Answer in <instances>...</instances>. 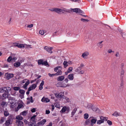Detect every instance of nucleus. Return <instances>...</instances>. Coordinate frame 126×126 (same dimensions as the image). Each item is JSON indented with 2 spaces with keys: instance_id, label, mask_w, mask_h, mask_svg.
<instances>
[{
  "instance_id": "774afa93",
  "label": "nucleus",
  "mask_w": 126,
  "mask_h": 126,
  "mask_svg": "<svg viewBox=\"0 0 126 126\" xmlns=\"http://www.w3.org/2000/svg\"><path fill=\"white\" fill-rule=\"evenodd\" d=\"M50 113L49 110H47L46 111V113L47 114H48Z\"/></svg>"
},
{
  "instance_id": "79ce46f5",
  "label": "nucleus",
  "mask_w": 126,
  "mask_h": 126,
  "mask_svg": "<svg viewBox=\"0 0 126 126\" xmlns=\"http://www.w3.org/2000/svg\"><path fill=\"white\" fill-rule=\"evenodd\" d=\"M46 122V120L45 119H43L40 121V123H41V125H43Z\"/></svg>"
},
{
  "instance_id": "412c9836",
  "label": "nucleus",
  "mask_w": 126,
  "mask_h": 126,
  "mask_svg": "<svg viewBox=\"0 0 126 126\" xmlns=\"http://www.w3.org/2000/svg\"><path fill=\"white\" fill-rule=\"evenodd\" d=\"M66 106L63 107L60 111V112L61 113H64L66 111Z\"/></svg>"
},
{
  "instance_id": "39448f33",
  "label": "nucleus",
  "mask_w": 126,
  "mask_h": 126,
  "mask_svg": "<svg viewBox=\"0 0 126 126\" xmlns=\"http://www.w3.org/2000/svg\"><path fill=\"white\" fill-rule=\"evenodd\" d=\"M12 121L13 120L11 117H9L5 123V125L6 126H8L10 125L11 124Z\"/></svg>"
},
{
  "instance_id": "a18cd8bd",
  "label": "nucleus",
  "mask_w": 126,
  "mask_h": 126,
  "mask_svg": "<svg viewBox=\"0 0 126 126\" xmlns=\"http://www.w3.org/2000/svg\"><path fill=\"white\" fill-rule=\"evenodd\" d=\"M31 87L32 88V89H34L36 87V85L34 84L32 85Z\"/></svg>"
},
{
  "instance_id": "de8ad7c7",
  "label": "nucleus",
  "mask_w": 126,
  "mask_h": 126,
  "mask_svg": "<svg viewBox=\"0 0 126 126\" xmlns=\"http://www.w3.org/2000/svg\"><path fill=\"white\" fill-rule=\"evenodd\" d=\"M48 76L51 77H52L53 76H56L55 73V74H51L50 73H48Z\"/></svg>"
},
{
  "instance_id": "f03ea898",
  "label": "nucleus",
  "mask_w": 126,
  "mask_h": 126,
  "mask_svg": "<svg viewBox=\"0 0 126 126\" xmlns=\"http://www.w3.org/2000/svg\"><path fill=\"white\" fill-rule=\"evenodd\" d=\"M49 10L52 12H55L57 13L60 14V13L63 10L60 8H54L49 9Z\"/></svg>"
},
{
  "instance_id": "bb28decb",
  "label": "nucleus",
  "mask_w": 126,
  "mask_h": 126,
  "mask_svg": "<svg viewBox=\"0 0 126 126\" xmlns=\"http://www.w3.org/2000/svg\"><path fill=\"white\" fill-rule=\"evenodd\" d=\"M25 91L23 90L20 89L19 90V92L21 94L23 95L25 93Z\"/></svg>"
},
{
  "instance_id": "5fc2aeb1",
  "label": "nucleus",
  "mask_w": 126,
  "mask_h": 126,
  "mask_svg": "<svg viewBox=\"0 0 126 126\" xmlns=\"http://www.w3.org/2000/svg\"><path fill=\"white\" fill-rule=\"evenodd\" d=\"M28 86L26 84H25L22 86L23 88H24L25 89H27V87Z\"/></svg>"
},
{
  "instance_id": "4c0bfd02",
  "label": "nucleus",
  "mask_w": 126,
  "mask_h": 126,
  "mask_svg": "<svg viewBox=\"0 0 126 126\" xmlns=\"http://www.w3.org/2000/svg\"><path fill=\"white\" fill-rule=\"evenodd\" d=\"M73 69V68L72 67H70L67 70L68 71V72H70L72 71Z\"/></svg>"
},
{
  "instance_id": "bf43d9fd",
  "label": "nucleus",
  "mask_w": 126,
  "mask_h": 126,
  "mask_svg": "<svg viewBox=\"0 0 126 126\" xmlns=\"http://www.w3.org/2000/svg\"><path fill=\"white\" fill-rule=\"evenodd\" d=\"M105 117H103V116H101L100 117V119H101V120L103 121L104 122V118Z\"/></svg>"
},
{
  "instance_id": "052dcab7",
  "label": "nucleus",
  "mask_w": 126,
  "mask_h": 126,
  "mask_svg": "<svg viewBox=\"0 0 126 126\" xmlns=\"http://www.w3.org/2000/svg\"><path fill=\"white\" fill-rule=\"evenodd\" d=\"M36 109L35 108H33L31 110V112L33 113L35 112L36 111Z\"/></svg>"
},
{
  "instance_id": "473e14b6",
  "label": "nucleus",
  "mask_w": 126,
  "mask_h": 126,
  "mask_svg": "<svg viewBox=\"0 0 126 126\" xmlns=\"http://www.w3.org/2000/svg\"><path fill=\"white\" fill-rule=\"evenodd\" d=\"M20 88L19 87H13V89L15 91H18L20 90Z\"/></svg>"
},
{
  "instance_id": "2f4dec72",
  "label": "nucleus",
  "mask_w": 126,
  "mask_h": 126,
  "mask_svg": "<svg viewBox=\"0 0 126 126\" xmlns=\"http://www.w3.org/2000/svg\"><path fill=\"white\" fill-rule=\"evenodd\" d=\"M35 119H33L32 118H31L30 122L29 123H36V122L35 121Z\"/></svg>"
},
{
  "instance_id": "4d7b16f0",
  "label": "nucleus",
  "mask_w": 126,
  "mask_h": 126,
  "mask_svg": "<svg viewBox=\"0 0 126 126\" xmlns=\"http://www.w3.org/2000/svg\"><path fill=\"white\" fill-rule=\"evenodd\" d=\"M116 54L115 55V56L116 57H119L120 56L119 53L118 52H116Z\"/></svg>"
},
{
  "instance_id": "603ef678",
  "label": "nucleus",
  "mask_w": 126,
  "mask_h": 126,
  "mask_svg": "<svg viewBox=\"0 0 126 126\" xmlns=\"http://www.w3.org/2000/svg\"><path fill=\"white\" fill-rule=\"evenodd\" d=\"M39 33L41 35H43L44 34V32L43 30H40L39 31Z\"/></svg>"
},
{
  "instance_id": "6e6d98bb",
  "label": "nucleus",
  "mask_w": 126,
  "mask_h": 126,
  "mask_svg": "<svg viewBox=\"0 0 126 126\" xmlns=\"http://www.w3.org/2000/svg\"><path fill=\"white\" fill-rule=\"evenodd\" d=\"M67 110H66V112L67 113H68L69 111L70 110V108L69 107H66Z\"/></svg>"
},
{
  "instance_id": "49530a36",
  "label": "nucleus",
  "mask_w": 126,
  "mask_h": 126,
  "mask_svg": "<svg viewBox=\"0 0 126 126\" xmlns=\"http://www.w3.org/2000/svg\"><path fill=\"white\" fill-rule=\"evenodd\" d=\"M57 32H54L52 36L54 37L55 36H57L59 35V34L57 33Z\"/></svg>"
},
{
  "instance_id": "cd10ccee",
  "label": "nucleus",
  "mask_w": 126,
  "mask_h": 126,
  "mask_svg": "<svg viewBox=\"0 0 126 126\" xmlns=\"http://www.w3.org/2000/svg\"><path fill=\"white\" fill-rule=\"evenodd\" d=\"M6 93H8V92L10 91L11 90V89L10 87H5Z\"/></svg>"
},
{
  "instance_id": "58836bf2",
  "label": "nucleus",
  "mask_w": 126,
  "mask_h": 126,
  "mask_svg": "<svg viewBox=\"0 0 126 126\" xmlns=\"http://www.w3.org/2000/svg\"><path fill=\"white\" fill-rule=\"evenodd\" d=\"M25 47V45L22 44H18V47L19 48H22V47Z\"/></svg>"
},
{
  "instance_id": "7ed1b4c3",
  "label": "nucleus",
  "mask_w": 126,
  "mask_h": 126,
  "mask_svg": "<svg viewBox=\"0 0 126 126\" xmlns=\"http://www.w3.org/2000/svg\"><path fill=\"white\" fill-rule=\"evenodd\" d=\"M87 107L89 109L91 108L94 111H96L97 112H99V109L94 106L92 104L90 105H88L87 106Z\"/></svg>"
},
{
  "instance_id": "20e7f679",
  "label": "nucleus",
  "mask_w": 126,
  "mask_h": 126,
  "mask_svg": "<svg viewBox=\"0 0 126 126\" xmlns=\"http://www.w3.org/2000/svg\"><path fill=\"white\" fill-rule=\"evenodd\" d=\"M70 10L71 11H73V12H75L76 13H81L82 14L84 13L79 8H75L73 9L71 8L70 9Z\"/></svg>"
},
{
  "instance_id": "0e129e2a",
  "label": "nucleus",
  "mask_w": 126,
  "mask_h": 126,
  "mask_svg": "<svg viewBox=\"0 0 126 126\" xmlns=\"http://www.w3.org/2000/svg\"><path fill=\"white\" fill-rule=\"evenodd\" d=\"M23 106V105L22 104L18 105V108L19 109H20Z\"/></svg>"
},
{
  "instance_id": "e2e57ef3",
  "label": "nucleus",
  "mask_w": 126,
  "mask_h": 126,
  "mask_svg": "<svg viewBox=\"0 0 126 126\" xmlns=\"http://www.w3.org/2000/svg\"><path fill=\"white\" fill-rule=\"evenodd\" d=\"M108 52L109 53H111L112 52H114L113 51H112L111 49H110L108 50Z\"/></svg>"
},
{
  "instance_id": "f257e3e1",
  "label": "nucleus",
  "mask_w": 126,
  "mask_h": 126,
  "mask_svg": "<svg viewBox=\"0 0 126 126\" xmlns=\"http://www.w3.org/2000/svg\"><path fill=\"white\" fill-rule=\"evenodd\" d=\"M59 68H62L61 66H58L54 68V71L56 72H57L55 73L56 76L60 75L62 74V72L61 70H59L58 71H57V70H58V69Z\"/></svg>"
},
{
  "instance_id": "37998d69",
  "label": "nucleus",
  "mask_w": 126,
  "mask_h": 126,
  "mask_svg": "<svg viewBox=\"0 0 126 126\" xmlns=\"http://www.w3.org/2000/svg\"><path fill=\"white\" fill-rule=\"evenodd\" d=\"M80 20L84 22H85V21L88 22L89 21V20L88 19H84L83 18H81L80 19Z\"/></svg>"
},
{
  "instance_id": "72a5a7b5",
  "label": "nucleus",
  "mask_w": 126,
  "mask_h": 126,
  "mask_svg": "<svg viewBox=\"0 0 126 126\" xmlns=\"http://www.w3.org/2000/svg\"><path fill=\"white\" fill-rule=\"evenodd\" d=\"M104 123V122L103 121L101 120H97V123L98 124L100 125L101 124Z\"/></svg>"
},
{
  "instance_id": "c9c22d12",
  "label": "nucleus",
  "mask_w": 126,
  "mask_h": 126,
  "mask_svg": "<svg viewBox=\"0 0 126 126\" xmlns=\"http://www.w3.org/2000/svg\"><path fill=\"white\" fill-rule=\"evenodd\" d=\"M25 48H27V49H29V48H32L31 47V45H25Z\"/></svg>"
},
{
  "instance_id": "393cba45",
  "label": "nucleus",
  "mask_w": 126,
  "mask_h": 126,
  "mask_svg": "<svg viewBox=\"0 0 126 126\" xmlns=\"http://www.w3.org/2000/svg\"><path fill=\"white\" fill-rule=\"evenodd\" d=\"M5 119V117H1V119L0 120V124H2Z\"/></svg>"
},
{
  "instance_id": "c03bdc74",
  "label": "nucleus",
  "mask_w": 126,
  "mask_h": 126,
  "mask_svg": "<svg viewBox=\"0 0 126 126\" xmlns=\"http://www.w3.org/2000/svg\"><path fill=\"white\" fill-rule=\"evenodd\" d=\"M12 58L11 56H9L7 59V61L8 62H10L11 61H12Z\"/></svg>"
},
{
  "instance_id": "9b49d317",
  "label": "nucleus",
  "mask_w": 126,
  "mask_h": 126,
  "mask_svg": "<svg viewBox=\"0 0 126 126\" xmlns=\"http://www.w3.org/2000/svg\"><path fill=\"white\" fill-rule=\"evenodd\" d=\"M14 77V74H9L7 75L6 76V78L7 79H10Z\"/></svg>"
},
{
  "instance_id": "9d476101",
  "label": "nucleus",
  "mask_w": 126,
  "mask_h": 126,
  "mask_svg": "<svg viewBox=\"0 0 126 126\" xmlns=\"http://www.w3.org/2000/svg\"><path fill=\"white\" fill-rule=\"evenodd\" d=\"M124 70L123 69H122L120 73V78L122 80H123V78L124 76Z\"/></svg>"
},
{
  "instance_id": "3c124183",
  "label": "nucleus",
  "mask_w": 126,
  "mask_h": 126,
  "mask_svg": "<svg viewBox=\"0 0 126 126\" xmlns=\"http://www.w3.org/2000/svg\"><path fill=\"white\" fill-rule=\"evenodd\" d=\"M6 104L7 103L6 102L3 101L1 103V106H5V105H6Z\"/></svg>"
},
{
  "instance_id": "dca6fc26",
  "label": "nucleus",
  "mask_w": 126,
  "mask_h": 126,
  "mask_svg": "<svg viewBox=\"0 0 126 126\" xmlns=\"http://www.w3.org/2000/svg\"><path fill=\"white\" fill-rule=\"evenodd\" d=\"M44 81H42L40 85L39 86V89L40 90H42L43 88V86L44 85Z\"/></svg>"
},
{
  "instance_id": "4468645a",
  "label": "nucleus",
  "mask_w": 126,
  "mask_h": 126,
  "mask_svg": "<svg viewBox=\"0 0 126 126\" xmlns=\"http://www.w3.org/2000/svg\"><path fill=\"white\" fill-rule=\"evenodd\" d=\"M68 78L70 80H72L74 79V74H71L69 75L68 77Z\"/></svg>"
},
{
  "instance_id": "ddd939ff",
  "label": "nucleus",
  "mask_w": 126,
  "mask_h": 126,
  "mask_svg": "<svg viewBox=\"0 0 126 126\" xmlns=\"http://www.w3.org/2000/svg\"><path fill=\"white\" fill-rule=\"evenodd\" d=\"M64 76H60L58 77L57 80L58 81H62L64 79Z\"/></svg>"
},
{
  "instance_id": "09e8293b",
  "label": "nucleus",
  "mask_w": 126,
  "mask_h": 126,
  "mask_svg": "<svg viewBox=\"0 0 126 126\" xmlns=\"http://www.w3.org/2000/svg\"><path fill=\"white\" fill-rule=\"evenodd\" d=\"M63 98L66 100V101H67V102H69V101L68 100L69 99L68 97L64 96Z\"/></svg>"
},
{
  "instance_id": "c756f323",
  "label": "nucleus",
  "mask_w": 126,
  "mask_h": 126,
  "mask_svg": "<svg viewBox=\"0 0 126 126\" xmlns=\"http://www.w3.org/2000/svg\"><path fill=\"white\" fill-rule=\"evenodd\" d=\"M27 113V111H24L20 113V115H23V116H25Z\"/></svg>"
},
{
  "instance_id": "7c9ffc66",
  "label": "nucleus",
  "mask_w": 126,
  "mask_h": 126,
  "mask_svg": "<svg viewBox=\"0 0 126 126\" xmlns=\"http://www.w3.org/2000/svg\"><path fill=\"white\" fill-rule=\"evenodd\" d=\"M27 99L28 100H29L31 103H32L33 102V101L32 99V96H30V97H28Z\"/></svg>"
},
{
  "instance_id": "338daca9",
  "label": "nucleus",
  "mask_w": 126,
  "mask_h": 126,
  "mask_svg": "<svg viewBox=\"0 0 126 126\" xmlns=\"http://www.w3.org/2000/svg\"><path fill=\"white\" fill-rule=\"evenodd\" d=\"M27 80V81L26 82L25 84H26L27 86H28L30 83V82L29 80Z\"/></svg>"
},
{
  "instance_id": "c85d7f7f",
  "label": "nucleus",
  "mask_w": 126,
  "mask_h": 126,
  "mask_svg": "<svg viewBox=\"0 0 126 126\" xmlns=\"http://www.w3.org/2000/svg\"><path fill=\"white\" fill-rule=\"evenodd\" d=\"M43 60L42 59L39 60H38V65H41L42 64Z\"/></svg>"
},
{
  "instance_id": "864d4df0",
  "label": "nucleus",
  "mask_w": 126,
  "mask_h": 126,
  "mask_svg": "<svg viewBox=\"0 0 126 126\" xmlns=\"http://www.w3.org/2000/svg\"><path fill=\"white\" fill-rule=\"evenodd\" d=\"M45 102H49L50 100L48 98H45Z\"/></svg>"
},
{
  "instance_id": "8fccbe9b",
  "label": "nucleus",
  "mask_w": 126,
  "mask_h": 126,
  "mask_svg": "<svg viewBox=\"0 0 126 126\" xmlns=\"http://www.w3.org/2000/svg\"><path fill=\"white\" fill-rule=\"evenodd\" d=\"M107 123L110 126L112 124V122L110 120H108L107 121Z\"/></svg>"
},
{
  "instance_id": "b1692460",
  "label": "nucleus",
  "mask_w": 126,
  "mask_h": 126,
  "mask_svg": "<svg viewBox=\"0 0 126 126\" xmlns=\"http://www.w3.org/2000/svg\"><path fill=\"white\" fill-rule=\"evenodd\" d=\"M91 123H92L93 124H95L96 122L97 119H92L91 120Z\"/></svg>"
},
{
  "instance_id": "6e6552de",
  "label": "nucleus",
  "mask_w": 126,
  "mask_h": 126,
  "mask_svg": "<svg viewBox=\"0 0 126 126\" xmlns=\"http://www.w3.org/2000/svg\"><path fill=\"white\" fill-rule=\"evenodd\" d=\"M89 55V53L88 52L86 51L83 53L82 56L84 59H86L87 57Z\"/></svg>"
},
{
  "instance_id": "a19ab883",
  "label": "nucleus",
  "mask_w": 126,
  "mask_h": 126,
  "mask_svg": "<svg viewBox=\"0 0 126 126\" xmlns=\"http://www.w3.org/2000/svg\"><path fill=\"white\" fill-rule=\"evenodd\" d=\"M4 114L5 116H7L9 115V113L8 112L6 111H4Z\"/></svg>"
},
{
  "instance_id": "6ab92c4d",
  "label": "nucleus",
  "mask_w": 126,
  "mask_h": 126,
  "mask_svg": "<svg viewBox=\"0 0 126 126\" xmlns=\"http://www.w3.org/2000/svg\"><path fill=\"white\" fill-rule=\"evenodd\" d=\"M77 110V108H75L73 111L71 113V115L72 116H71V117H73V116L74 115V114L76 112V111Z\"/></svg>"
},
{
  "instance_id": "e433bc0d",
  "label": "nucleus",
  "mask_w": 126,
  "mask_h": 126,
  "mask_svg": "<svg viewBox=\"0 0 126 126\" xmlns=\"http://www.w3.org/2000/svg\"><path fill=\"white\" fill-rule=\"evenodd\" d=\"M29 126H37V125L36 123H29Z\"/></svg>"
},
{
  "instance_id": "2eb2a0df",
  "label": "nucleus",
  "mask_w": 126,
  "mask_h": 126,
  "mask_svg": "<svg viewBox=\"0 0 126 126\" xmlns=\"http://www.w3.org/2000/svg\"><path fill=\"white\" fill-rule=\"evenodd\" d=\"M64 93L63 92H61L59 93L58 95H59L58 98H63L64 96Z\"/></svg>"
},
{
  "instance_id": "f8f14e48",
  "label": "nucleus",
  "mask_w": 126,
  "mask_h": 126,
  "mask_svg": "<svg viewBox=\"0 0 126 126\" xmlns=\"http://www.w3.org/2000/svg\"><path fill=\"white\" fill-rule=\"evenodd\" d=\"M112 115L116 117L118 116H121V115L120 113H119L118 112L115 111L112 114Z\"/></svg>"
},
{
  "instance_id": "f704fd0d",
  "label": "nucleus",
  "mask_w": 126,
  "mask_h": 126,
  "mask_svg": "<svg viewBox=\"0 0 126 126\" xmlns=\"http://www.w3.org/2000/svg\"><path fill=\"white\" fill-rule=\"evenodd\" d=\"M84 118L85 119H87L89 117L88 114L87 113H85L84 115Z\"/></svg>"
},
{
  "instance_id": "5701e85b",
  "label": "nucleus",
  "mask_w": 126,
  "mask_h": 126,
  "mask_svg": "<svg viewBox=\"0 0 126 126\" xmlns=\"http://www.w3.org/2000/svg\"><path fill=\"white\" fill-rule=\"evenodd\" d=\"M16 119L20 121L22 120L23 119V118L21 116L18 115L16 116Z\"/></svg>"
},
{
  "instance_id": "aec40b11",
  "label": "nucleus",
  "mask_w": 126,
  "mask_h": 126,
  "mask_svg": "<svg viewBox=\"0 0 126 126\" xmlns=\"http://www.w3.org/2000/svg\"><path fill=\"white\" fill-rule=\"evenodd\" d=\"M63 64L64 65V68H66L68 65L67 62L66 61H64L63 63Z\"/></svg>"
},
{
  "instance_id": "1a4fd4ad",
  "label": "nucleus",
  "mask_w": 126,
  "mask_h": 126,
  "mask_svg": "<svg viewBox=\"0 0 126 126\" xmlns=\"http://www.w3.org/2000/svg\"><path fill=\"white\" fill-rule=\"evenodd\" d=\"M16 122L18 126H23V122L21 121L17 120H16Z\"/></svg>"
},
{
  "instance_id": "a211bd4d",
  "label": "nucleus",
  "mask_w": 126,
  "mask_h": 126,
  "mask_svg": "<svg viewBox=\"0 0 126 126\" xmlns=\"http://www.w3.org/2000/svg\"><path fill=\"white\" fill-rule=\"evenodd\" d=\"M5 87H3L1 88H0V93H2L4 91L6 92Z\"/></svg>"
},
{
  "instance_id": "f3484780",
  "label": "nucleus",
  "mask_w": 126,
  "mask_h": 126,
  "mask_svg": "<svg viewBox=\"0 0 126 126\" xmlns=\"http://www.w3.org/2000/svg\"><path fill=\"white\" fill-rule=\"evenodd\" d=\"M8 93L5 92L3 94H2V96L5 99H6L8 98Z\"/></svg>"
},
{
  "instance_id": "69168bd1",
  "label": "nucleus",
  "mask_w": 126,
  "mask_h": 126,
  "mask_svg": "<svg viewBox=\"0 0 126 126\" xmlns=\"http://www.w3.org/2000/svg\"><path fill=\"white\" fill-rule=\"evenodd\" d=\"M123 85H124V84H123V81H122L121 82V83H120V86L122 88L123 87Z\"/></svg>"
},
{
  "instance_id": "680f3d73",
  "label": "nucleus",
  "mask_w": 126,
  "mask_h": 126,
  "mask_svg": "<svg viewBox=\"0 0 126 126\" xmlns=\"http://www.w3.org/2000/svg\"><path fill=\"white\" fill-rule=\"evenodd\" d=\"M33 26V25L32 24H31L30 25H28L27 26V27L29 28H31Z\"/></svg>"
},
{
  "instance_id": "423d86ee",
  "label": "nucleus",
  "mask_w": 126,
  "mask_h": 126,
  "mask_svg": "<svg viewBox=\"0 0 126 126\" xmlns=\"http://www.w3.org/2000/svg\"><path fill=\"white\" fill-rule=\"evenodd\" d=\"M85 125H88L89 126H93L94 125V124L92 123H91V121L89 119L86 120L85 122Z\"/></svg>"
},
{
  "instance_id": "0eeeda50",
  "label": "nucleus",
  "mask_w": 126,
  "mask_h": 126,
  "mask_svg": "<svg viewBox=\"0 0 126 126\" xmlns=\"http://www.w3.org/2000/svg\"><path fill=\"white\" fill-rule=\"evenodd\" d=\"M52 47H50V48H48V47L47 46H45L44 49L45 50H46L48 52L51 53H52Z\"/></svg>"
},
{
  "instance_id": "ea45409f",
  "label": "nucleus",
  "mask_w": 126,
  "mask_h": 126,
  "mask_svg": "<svg viewBox=\"0 0 126 126\" xmlns=\"http://www.w3.org/2000/svg\"><path fill=\"white\" fill-rule=\"evenodd\" d=\"M42 65H44L45 66H47V65H48V64L47 61H45L44 62H43Z\"/></svg>"
},
{
  "instance_id": "a878e982",
  "label": "nucleus",
  "mask_w": 126,
  "mask_h": 126,
  "mask_svg": "<svg viewBox=\"0 0 126 126\" xmlns=\"http://www.w3.org/2000/svg\"><path fill=\"white\" fill-rule=\"evenodd\" d=\"M20 63L18 62L14 64V66L16 67L19 66L20 65Z\"/></svg>"
},
{
  "instance_id": "4be33fe9",
  "label": "nucleus",
  "mask_w": 126,
  "mask_h": 126,
  "mask_svg": "<svg viewBox=\"0 0 126 126\" xmlns=\"http://www.w3.org/2000/svg\"><path fill=\"white\" fill-rule=\"evenodd\" d=\"M81 69V68L80 67H78V68L76 69L75 70V72H76L77 73H79V71Z\"/></svg>"
},
{
  "instance_id": "13d9d810",
  "label": "nucleus",
  "mask_w": 126,
  "mask_h": 126,
  "mask_svg": "<svg viewBox=\"0 0 126 126\" xmlns=\"http://www.w3.org/2000/svg\"><path fill=\"white\" fill-rule=\"evenodd\" d=\"M55 106L56 107L58 108H59L60 107V104L58 103H56Z\"/></svg>"
}]
</instances>
